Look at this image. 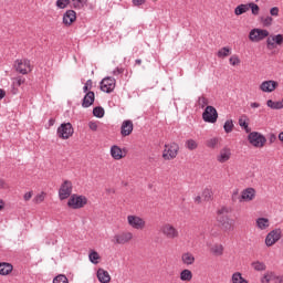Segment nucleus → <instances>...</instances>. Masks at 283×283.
<instances>
[{"instance_id": "obj_40", "label": "nucleus", "mask_w": 283, "mask_h": 283, "mask_svg": "<svg viewBox=\"0 0 283 283\" xmlns=\"http://www.w3.org/2000/svg\"><path fill=\"white\" fill-rule=\"evenodd\" d=\"M233 119H228L226 120L224 125H223V129L226 132V134H231V132H233Z\"/></svg>"}, {"instance_id": "obj_62", "label": "nucleus", "mask_w": 283, "mask_h": 283, "mask_svg": "<svg viewBox=\"0 0 283 283\" xmlns=\"http://www.w3.org/2000/svg\"><path fill=\"white\" fill-rule=\"evenodd\" d=\"M135 63H136V65H140V63H143V61L142 60H136Z\"/></svg>"}, {"instance_id": "obj_17", "label": "nucleus", "mask_w": 283, "mask_h": 283, "mask_svg": "<svg viewBox=\"0 0 283 283\" xmlns=\"http://www.w3.org/2000/svg\"><path fill=\"white\" fill-rule=\"evenodd\" d=\"M254 227L259 231H269V229H271V219L266 217H258L254 220Z\"/></svg>"}, {"instance_id": "obj_54", "label": "nucleus", "mask_w": 283, "mask_h": 283, "mask_svg": "<svg viewBox=\"0 0 283 283\" xmlns=\"http://www.w3.org/2000/svg\"><path fill=\"white\" fill-rule=\"evenodd\" d=\"M145 3H147V0H133V6L137 8L140 6H145Z\"/></svg>"}, {"instance_id": "obj_16", "label": "nucleus", "mask_w": 283, "mask_h": 283, "mask_svg": "<svg viewBox=\"0 0 283 283\" xmlns=\"http://www.w3.org/2000/svg\"><path fill=\"white\" fill-rule=\"evenodd\" d=\"M258 191L254 188H245L241 191L239 201L240 202H253L255 200Z\"/></svg>"}, {"instance_id": "obj_64", "label": "nucleus", "mask_w": 283, "mask_h": 283, "mask_svg": "<svg viewBox=\"0 0 283 283\" xmlns=\"http://www.w3.org/2000/svg\"><path fill=\"white\" fill-rule=\"evenodd\" d=\"M154 1V3H156V1H158V0H153Z\"/></svg>"}, {"instance_id": "obj_49", "label": "nucleus", "mask_w": 283, "mask_h": 283, "mask_svg": "<svg viewBox=\"0 0 283 283\" xmlns=\"http://www.w3.org/2000/svg\"><path fill=\"white\" fill-rule=\"evenodd\" d=\"M198 103L202 107V109H205V107H207V105H209V99L205 96H201V97H199Z\"/></svg>"}, {"instance_id": "obj_60", "label": "nucleus", "mask_w": 283, "mask_h": 283, "mask_svg": "<svg viewBox=\"0 0 283 283\" xmlns=\"http://www.w3.org/2000/svg\"><path fill=\"white\" fill-rule=\"evenodd\" d=\"M7 184L3 179H0V189H6Z\"/></svg>"}, {"instance_id": "obj_61", "label": "nucleus", "mask_w": 283, "mask_h": 283, "mask_svg": "<svg viewBox=\"0 0 283 283\" xmlns=\"http://www.w3.org/2000/svg\"><path fill=\"white\" fill-rule=\"evenodd\" d=\"M275 283H283V276L280 275V276L277 277V281H276Z\"/></svg>"}, {"instance_id": "obj_25", "label": "nucleus", "mask_w": 283, "mask_h": 283, "mask_svg": "<svg viewBox=\"0 0 283 283\" xmlns=\"http://www.w3.org/2000/svg\"><path fill=\"white\" fill-rule=\"evenodd\" d=\"M96 275H97L98 282L101 283L112 282V276L109 275V272H107V270L105 269H98Z\"/></svg>"}, {"instance_id": "obj_15", "label": "nucleus", "mask_w": 283, "mask_h": 283, "mask_svg": "<svg viewBox=\"0 0 283 283\" xmlns=\"http://www.w3.org/2000/svg\"><path fill=\"white\" fill-rule=\"evenodd\" d=\"M101 90L102 92H106L109 94L116 90V78L114 77H105L101 82Z\"/></svg>"}, {"instance_id": "obj_56", "label": "nucleus", "mask_w": 283, "mask_h": 283, "mask_svg": "<svg viewBox=\"0 0 283 283\" xmlns=\"http://www.w3.org/2000/svg\"><path fill=\"white\" fill-rule=\"evenodd\" d=\"M250 107H252L253 109H258V107H260V103L253 102L250 104Z\"/></svg>"}, {"instance_id": "obj_47", "label": "nucleus", "mask_w": 283, "mask_h": 283, "mask_svg": "<svg viewBox=\"0 0 283 283\" xmlns=\"http://www.w3.org/2000/svg\"><path fill=\"white\" fill-rule=\"evenodd\" d=\"M212 196H213V192L209 188L205 189L202 192L203 200H211Z\"/></svg>"}, {"instance_id": "obj_26", "label": "nucleus", "mask_w": 283, "mask_h": 283, "mask_svg": "<svg viewBox=\"0 0 283 283\" xmlns=\"http://www.w3.org/2000/svg\"><path fill=\"white\" fill-rule=\"evenodd\" d=\"M280 276H277V274H275V272H273V271H268V272H265L262 276H261V279H260V282L261 283H270V282H277V279H279Z\"/></svg>"}, {"instance_id": "obj_21", "label": "nucleus", "mask_w": 283, "mask_h": 283, "mask_svg": "<svg viewBox=\"0 0 283 283\" xmlns=\"http://www.w3.org/2000/svg\"><path fill=\"white\" fill-rule=\"evenodd\" d=\"M76 21V11L67 10L63 15V23L70 28Z\"/></svg>"}, {"instance_id": "obj_8", "label": "nucleus", "mask_w": 283, "mask_h": 283, "mask_svg": "<svg viewBox=\"0 0 283 283\" xmlns=\"http://www.w3.org/2000/svg\"><path fill=\"white\" fill-rule=\"evenodd\" d=\"M86 205L87 197L83 195H72L67 201V207H70V209H83Z\"/></svg>"}, {"instance_id": "obj_53", "label": "nucleus", "mask_w": 283, "mask_h": 283, "mask_svg": "<svg viewBox=\"0 0 283 283\" xmlns=\"http://www.w3.org/2000/svg\"><path fill=\"white\" fill-rule=\"evenodd\" d=\"M88 127L92 132H98V123L96 122H90Z\"/></svg>"}, {"instance_id": "obj_55", "label": "nucleus", "mask_w": 283, "mask_h": 283, "mask_svg": "<svg viewBox=\"0 0 283 283\" xmlns=\"http://www.w3.org/2000/svg\"><path fill=\"white\" fill-rule=\"evenodd\" d=\"M32 196H33L32 191H29L23 196V199L25 200V202H28L32 200Z\"/></svg>"}, {"instance_id": "obj_42", "label": "nucleus", "mask_w": 283, "mask_h": 283, "mask_svg": "<svg viewBox=\"0 0 283 283\" xmlns=\"http://www.w3.org/2000/svg\"><path fill=\"white\" fill-rule=\"evenodd\" d=\"M229 63L230 65H232V67H235L237 65H240L242 61L240 60V56H238L237 54H233L232 56H230Z\"/></svg>"}, {"instance_id": "obj_22", "label": "nucleus", "mask_w": 283, "mask_h": 283, "mask_svg": "<svg viewBox=\"0 0 283 283\" xmlns=\"http://www.w3.org/2000/svg\"><path fill=\"white\" fill-rule=\"evenodd\" d=\"M217 160L218 163H229V160H231V149L230 148H222L219 151V155L217 156Z\"/></svg>"}, {"instance_id": "obj_24", "label": "nucleus", "mask_w": 283, "mask_h": 283, "mask_svg": "<svg viewBox=\"0 0 283 283\" xmlns=\"http://www.w3.org/2000/svg\"><path fill=\"white\" fill-rule=\"evenodd\" d=\"M283 43V35L277 34V35H270L266 40L268 48H275L276 45H282Z\"/></svg>"}, {"instance_id": "obj_30", "label": "nucleus", "mask_w": 283, "mask_h": 283, "mask_svg": "<svg viewBox=\"0 0 283 283\" xmlns=\"http://www.w3.org/2000/svg\"><path fill=\"white\" fill-rule=\"evenodd\" d=\"M251 268L253 269V271H258L259 273H262L266 271V263H264V261L256 260L251 263Z\"/></svg>"}, {"instance_id": "obj_23", "label": "nucleus", "mask_w": 283, "mask_h": 283, "mask_svg": "<svg viewBox=\"0 0 283 283\" xmlns=\"http://www.w3.org/2000/svg\"><path fill=\"white\" fill-rule=\"evenodd\" d=\"M95 98H96V95L94 94V92L88 91L82 101V107H85V108L92 107V105H94Z\"/></svg>"}, {"instance_id": "obj_41", "label": "nucleus", "mask_w": 283, "mask_h": 283, "mask_svg": "<svg viewBox=\"0 0 283 283\" xmlns=\"http://www.w3.org/2000/svg\"><path fill=\"white\" fill-rule=\"evenodd\" d=\"M93 116L96 118H103L105 116V109L101 106H97L93 109Z\"/></svg>"}, {"instance_id": "obj_50", "label": "nucleus", "mask_w": 283, "mask_h": 283, "mask_svg": "<svg viewBox=\"0 0 283 283\" xmlns=\"http://www.w3.org/2000/svg\"><path fill=\"white\" fill-rule=\"evenodd\" d=\"M25 83V78L17 77L13 81V87H21Z\"/></svg>"}, {"instance_id": "obj_10", "label": "nucleus", "mask_w": 283, "mask_h": 283, "mask_svg": "<svg viewBox=\"0 0 283 283\" xmlns=\"http://www.w3.org/2000/svg\"><path fill=\"white\" fill-rule=\"evenodd\" d=\"M269 36V31L264 29H252L249 33V40L252 43H260V41H264Z\"/></svg>"}, {"instance_id": "obj_27", "label": "nucleus", "mask_w": 283, "mask_h": 283, "mask_svg": "<svg viewBox=\"0 0 283 283\" xmlns=\"http://www.w3.org/2000/svg\"><path fill=\"white\" fill-rule=\"evenodd\" d=\"M181 262L182 264H186L187 266H191L196 262V256L191 252H185L181 255Z\"/></svg>"}, {"instance_id": "obj_13", "label": "nucleus", "mask_w": 283, "mask_h": 283, "mask_svg": "<svg viewBox=\"0 0 283 283\" xmlns=\"http://www.w3.org/2000/svg\"><path fill=\"white\" fill-rule=\"evenodd\" d=\"M205 123H218V109L213 106H207L202 113Z\"/></svg>"}, {"instance_id": "obj_46", "label": "nucleus", "mask_w": 283, "mask_h": 283, "mask_svg": "<svg viewBox=\"0 0 283 283\" xmlns=\"http://www.w3.org/2000/svg\"><path fill=\"white\" fill-rule=\"evenodd\" d=\"M249 10L252 11V14L258 15L260 14V7L253 2L249 3Z\"/></svg>"}, {"instance_id": "obj_14", "label": "nucleus", "mask_w": 283, "mask_h": 283, "mask_svg": "<svg viewBox=\"0 0 283 283\" xmlns=\"http://www.w3.org/2000/svg\"><path fill=\"white\" fill-rule=\"evenodd\" d=\"M72 190H73L72 181L64 180L61 184L60 189H59L60 200H67V198H70L72 196Z\"/></svg>"}, {"instance_id": "obj_33", "label": "nucleus", "mask_w": 283, "mask_h": 283, "mask_svg": "<svg viewBox=\"0 0 283 283\" xmlns=\"http://www.w3.org/2000/svg\"><path fill=\"white\" fill-rule=\"evenodd\" d=\"M185 147L188 149V151H196V149L199 147L198 140L189 138L185 142Z\"/></svg>"}, {"instance_id": "obj_4", "label": "nucleus", "mask_w": 283, "mask_h": 283, "mask_svg": "<svg viewBox=\"0 0 283 283\" xmlns=\"http://www.w3.org/2000/svg\"><path fill=\"white\" fill-rule=\"evenodd\" d=\"M134 240V232L132 231H122L113 235L112 243L120 247L129 244Z\"/></svg>"}, {"instance_id": "obj_37", "label": "nucleus", "mask_w": 283, "mask_h": 283, "mask_svg": "<svg viewBox=\"0 0 283 283\" xmlns=\"http://www.w3.org/2000/svg\"><path fill=\"white\" fill-rule=\"evenodd\" d=\"M45 198H48V193L42 191L33 198V202L34 205H41L42 202H45Z\"/></svg>"}, {"instance_id": "obj_5", "label": "nucleus", "mask_w": 283, "mask_h": 283, "mask_svg": "<svg viewBox=\"0 0 283 283\" xmlns=\"http://www.w3.org/2000/svg\"><path fill=\"white\" fill-rule=\"evenodd\" d=\"M180 151V146L177 143L166 144L163 150L164 160H174Z\"/></svg>"}, {"instance_id": "obj_19", "label": "nucleus", "mask_w": 283, "mask_h": 283, "mask_svg": "<svg viewBox=\"0 0 283 283\" xmlns=\"http://www.w3.org/2000/svg\"><path fill=\"white\" fill-rule=\"evenodd\" d=\"M132 132H134V122L132 119L124 120L120 126V135L124 137L132 136Z\"/></svg>"}, {"instance_id": "obj_9", "label": "nucleus", "mask_w": 283, "mask_h": 283, "mask_svg": "<svg viewBox=\"0 0 283 283\" xmlns=\"http://www.w3.org/2000/svg\"><path fill=\"white\" fill-rule=\"evenodd\" d=\"M57 136L62 140H67L74 136V127L70 123H63L57 128Z\"/></svg>"}, {"instance_id": "obj_51", "label": "nucleus", "mask_w": 283, "mask_h": 283, "mask_svg": "<svg viewBox=\"0 0 283 283\" xmlns=\"http://www.w3.org/2000/svg\"><path fill=\"white\" fill-rule=\"evenodd\" d=\"M92 85H93L92 80H88V81L85 83L84 87H83V92H84L85 94H87V92H91L90 90H92Z\"/></svg>"}, {"instance_id": "obj_36", "label": "nucleus", "mask_w": 283, "mask_h": 283, "mask_svg": "<svg viewBox=\"0 0 283 283\" xmlns=\"http://www.w3.org/2000/svg\"><path fill=\"white\" fill-rule=\"evenodd\" d=\"M231 54V48L223 46L217 52L218 59H227V56H230Z\"/></svg>"}, {"instance_id": "obj_38", "label": "nucleus", "mask_w": 283, "mask_h": 283, "mask_svg": "<svg viewBox=\"0 0 283 283\" xmlns=\"http://www.w3.org/2000/svg\"><path fill=\"white\" fill-rule=\"evenodd\" d=\"M73 2V8L75 10H83L85 6H87V0H72Z\"/></svg>"}, {"instance_id": "obj_20", "label": "nucleus", "mask_w": 283, "mask_h": 283, "mask_svg": "<svg viewBox=\"0 0 283 283\" xmlns=\"http://www.w3.org/2000/svg\"><path fill=\"white\" fill-rule=\"evenodd\" d=\"M209 251L213 258H222L224 255V245L222 243H213L209 247Z\"/></svg>"}, {"instance_id": "obj_7", "label": "nucleus", "mask_w": 283, "mask_h": 283, "mask_svg": "<svg viewBox=\"0 0 283 283\" xmlns=\"http://www.w3.org/2000/svg\"><path fill=\"white\" fill-rule=\"evenodd\" d=\"M248 140L252 147H255L256 149H262L264 145H266V137L258 132H252L248 135Z\"/></svg>"}, {"instance_id": "obj_59", "label": "nucleus", "mask_w": 283, "mask_h": 283, "mask_svg": "<svg viewBox=\"0 0 283 283\" xmlns=\"http://www.w3.org/2000/svg\"><path fill=\"white\" fill-rule=\"evenodd\" d=\"M6 98V91L0 88V101Z\"/></svg>"}, {"instance_id": "obj_11", "label": "nucleus", "mask_w": 283, "mask_h": 283, "mask_svg": "<svg viewBox=\"0 0 283 283\" xmlns=\"http://www.w3.org/2000/svg\"><path fill=\"white\" fill-rule=\"evenodd\" d=\"M277 87H280V83L275 80H266L259 85L260 92H263L264 94H273Z\"/></svg>"}, {"instance_id": "obj_3", "label": "nucleus", "mask_w": 283, "mask_h": 283, "mask_svg": "<svg viewBox=\"0 0 283 283\" xmlns=\"http://www.w3.org/2000/svg\"><path fill=\"white\" fill-rule=\"evenodd\" d=\"M159 232L167 240H177V238H180V231H178V228H176V226L170 222L161 224L159 228Z\"/></svg>"}, {"instance_id": "obj_48", "label": "nucleus", "mask_w": 283, "mask_h": 283, "mask_svg": "<svg viewBox=\"0 0 283 283\" xmlns=\"http://www.w3.org/2000/svg\"><path fill=\"white\" fill-rule=\"evenodd\" d=\"M261 21L263 23V25H265L266 28H269V25L273 24V18L272 17H265V18H261Z\"/></svg>"}, {"instance_id": "obj_57", "label": "nucleus", "mask_w": 283, "mask_h": 283, "mask_svg": "<svg viewBox=\"0 0 283 283\" xmlns=\"http://www.w3.org/2000/svg\"><path fill=\"white\" fill-rule=\"evenodd\" d=\"M195 202L196 205H200V202H202V197L200 196L195 197Z\"/></svg>"}, {"instance_id": "obj_39", "label": "nucleus", "mask_w": 283, "mask_h": 283, "mask_svg": "<svg viewBox=\"0 0 283 283\" xmlns=\"http://www.w3.org/2000/svg\"><path fill=\"white\" fill-rule=\"evenodd\" d=\"M244 12H249V4H240L234 9V14H237V17L244 14Z\"/></svg>"}, {"instance_id": "obj_32", "label": "nucleus", "mask_w": 283, "mask_h": 283, "mask_svg": "<svg viewBox=\"0 0 283 283\" xmlns=\"http://www.w3.org/2000/svg\"><path fill=\"white\" fill-rule=\"evenodd\" d=\"M230 282L231 283H249V280L244 279L241 272H234L231 275Z\"/></svg>"}, {"instance_id": "obj_52", "label": "nucleus", "mask_w": 283, "mask_h": 283, "mask_svg": "<svg viewBox=\"0 0 283 283\" xmlns=\"http://www.w3.org/2000/svg\"><path fill=\"white\" fill-rule=\"evenodd\" d=\"M270 14H271V17H280V8L273 7V8L270 10Z\"/></svg>"}, {"instance_id": "obj_58", "label": "nucleus", "mask_w": 283, "mask_h": 283, "mask_svg": "<svg viewBox=\"0 0 283 283\" xmlns=\"http://www.w3.org/2000/svg\"><path fill=\"white\" fill-rule=\"evenodd\" d=\"M3 209H6V202L3 199H0V211H3Z\"/></svg>"}, {"instance_id": "obj_45", "label": "nucleus", "mask_w": 283, "mask_h": 283, "mask_svg": "<svg viewBox=\"0 0 283 283\" xmlns=\"http://www.w3.org/2000/svg\"><path fill=\"white\" fill-rule=\"evenodd\" d=\"M207 147H209V149H216V147H218V138L213 137L208 139Z\"/></svg>"}, {"instance_id": "obj_63", "label": "nucleus", "mask_w": 283, "mask_h": 283, "mask_svg": "<svg viewBox=\"0 0 283 283\" xmlns=\"http://www.w3.org/2000/svg\"><path fill=\"white\" fill-rule=\"evenodd\" d=\"M50 125H54V119H50Z\"/></svg>"}, {"instance_id": "obj_18", "label": "nucleus", "mask_w": 283, "mask_h": 283, "mask_svg": "<svg viewBox=\"0 0 283 283\" xmlns=\"http://www.w3.org/2000/svg\"><path fill=\"white\" fill-rule=\"evenodd\" d=\"M111 156L113 160H123L127 156V150L114 145L111 147Z\"/></svg>"}, {"instance_id": "obj_1", "label": "nucleus", "mask_w": 283, "mask_h": 283, "mask_svg": "<svg viewBox=\"0 0 283 283\" xmlns=\"http://www.w3.org/2000/svg\"><path fill=\"white\" fill-rule=\"evenodd\" d=\"M233 213V208L222 206L217 211V222L220 224L222 231H233V220L229 214Z\"/></svg>"}, {"instance_id": "obj_6", "label": "nucleus", "mask_w": 283, "mask_h": 283, "mask_svg": "<svg viewBox=\"0 0 283 283\" xmlns=\"http://www.w3.org/2000/svg\"><path fill=\"white\" fill-rule=\"evenodd\" d=\"M280 240H282V229L275 228L265 235L264 244L269 248L275 247Z\"/></svg>"}, {"instance_id": "obj_34", "label": "nucleus", "mask_w": 283, "mask_h": 283, "mask_svg": "<svg viewBox=\"0 0 283 283\" xmlns=\"http://www.w3.org/2000/svg\"><path fill=\"white\" fill-rule=\"evenodd\" d=\"M88 260H90V262H92V264H99L101 263V254L95 250H90Z\"/></svg>"}, {"instance_id": "obj_12", "label": "nucleus", "mask_w": 283, "mask_h": 283, "mask_svg": "<svg viewBox=\"0 0 283 283\" xmlns=\"http://www.w3.org/2000/svg\"><path fill=\"white\" fill-rule=\"evenodd\" d=\"M14 67L15 71L19 72V74H30V72H32V64L28 59L17 60L14 63Z\"/></svg>"}, {"instance_id": "obj_31", "label": "nucleus", "mask_w": 283, "mask_h": 283, "mask_svg": "<svg viewBox=\"0 0 283 283\" xmlns=\"http://www.w3.org/2000/svg\"><path fill=\"white\" fill-rule=\"evenodd\" d=\"M239 125L244 129L247 134H251V127H249V117L247 115H242L239 118Z\"/></svg>"}, {"instance_id": "obj_28", "label": "nucleus", "mask_w": 283, "mask_h": 283, "mask_svg": "<svg viewBox=\"0 0 283 283\" xmlns=\"http://www.w3.org/2000/svg\"><path fill=\"white\" fill-rule=\"evenodd\" d=\"M13 270L14 266H12L11 263L0 262V275H10V273H12Z\"/></svg>"}, {"instance_id": "obj_35", "label": "nucleus", "mask_w": 283, "mask_h": 283, "mask_svg": "<svg viewBox=\"0 0 283 283\" xmlns=\"http://www.w3.org/2000/svg\"><path fill=\"white\" fill-rule=\"evenodd\" d=\"M266 105L268 107H270V109H283V98L277 102H273V99H268Z\"/></svg>"}, {"instance_id": "obj_43", "label": "nucleus", "mask_w": 283, "mask_h": 283, "mask_svg": "<svg viewBox=\"0 0 283 283\" xmlns=\"http://www.w3.org/2000/svg\"><path fill=\"white\" fill-rule=\"evenodd\" d=\"M53 283H70V281L67 280V276L59 274L53 279Z\"/></svg>"}, {"instance_id": "obj_29", "label": "nucleus", "mask_w": 283, "mask_h": 283, "mask_svg": "<svg viewBox=\"0 0 283 283\" xmlns=\"http://www.w3.org/2000/svg\"><path fill=\"white\" fill-rule=\"evenodd\" d=\"M179 280H181V282H191V280H193V272L189 269L182 270L179 274Z\"/></svg>"}, {"instance_id": "obj_44", "label": "nucleus", "mask_w": 283, "mask_h": 283, "mask_svg": "<svg viewBox=\"0 0 283 283\" xmlns=\"http://www.w3.org/2000/svg\"><path fill=\"white\" fill-rule=\"evenodd\" d=\"M70 3V0H57L56 7L60 8V10H65V8H67Z\"/></svg>"}, {"instance_id": "obj_2", "label": "nucleus", "mask_w": 283, "mask_h": 283, "mask_svg": "<svg viewBox=\"0 0 283 283\" xmlns=\"http://www.w3.org/2000/svg\"><path fill=\"white\" fill-rule=\"evenodd\" d=\"M127 224L135 231H145L147 229V220L138 214H128L126 217Z\"/></svg>"}]
</instances>
